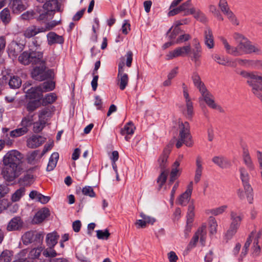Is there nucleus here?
<instances>
[{"label":"nucleus","instance_id":"10","mask_svg":"<svg viewBox=\"0 0 262 262\" xmlns=\"http://www.w3.org/2000/svg\"><path fill=\"white\" fill-rule=\"evenodd\" d=\"M190 52V46L178 47L168 52L166 55V60H170L179 56H184Z\"/></svg>","mask_w":262,"mask_h":262},{"label":"nucleus","instance_id":"16","mask_svg":"<svg viewBox=\"0 0 262 262\" xmlns=\"http://www.w3.org/2000/svg\"><path fill=\"white\" fill-rule=\"evenodd\" d=\"M194 48L192 50L190 49L192 54L191 59L196 65L198 66L200 63V59L202 55V48L198 39H194Z\"/></svg>","mask_w":262,"mask_h":262},{"label":"nucleus","instance_id":"52","mask_svg":"<svg viewBox=\"0 0 262 262\" xmlns=\"http://www.w3.org/2000/svg\"><path fill=\"white\" fill-rule=\"evenodd\" d=\"M34 234L32 231H28L26 232L22 236L23 243L28 245L34 241Z\"/></svg>","mask_w":262,"mask_h":262},{"label":"nucleus","instance_id":"40","mask_svg":"<svg viewBox=\"0 0 262 262\" xmlns=\"http://www.w3.org/2000/svg\"><path fill=\"white\" fill-rule=\"evenodd\" d=\"M21 80L19 77L17 76H13L11 77L9 81V85L10 88L16 89L19 88L21 86Z\"/></svg>","mask_w":262,"mask_h":262},{"label":"nucleus","instance_id":"54","mask_svg":"<svg viewBox=\"0 0 262 262\" xmlns=\"http://www.w3.org/2000/svg\"><path fill=\"white\" fill-rule=\"evenodd\" d=\"M209 230L210 234H213L216 232L217 224L214 217L210 216L209 218Z\"/></svg>","mask_w":262,"mask_h":262},{"label":"nucleus","instance_id":"43","mask_svg":"<svg viewBox=\"0 0 262 262\" xmlns=\"http://www.w3.org/2000/svg\"><path fill=\"white\" fill-rule=\"evenodd\" d=\"M41 93L52 91L55 88V83L53 81H46L39 85Z\"/></svg>","mask_w":262,"mask_h":262},{"label":"nucleus","instance_id":"29","mask_svg":"<svg viewBox=\"0 0 262 262\" xmlns=\"http://www.w3.org/2000/svg\"><path fill=\"white\" fill-rule=\"evenodd\" d=\"M212 161L221 168H227L230 166L231 163L226 158L223 156H215Z\"/></svg>","mask_w":262,"mask_h":262},{"label":"nucleus","instance_id":"44","mask_svg":"<svg viewBox=\"0 0 262 262\" xmlns=\"http://www.w3.org/2000/svg\"><path fill=\"white\" fill-rule=\"evenodd\" d=\"M30 52H24L18 57V61L24 65H28L31 63Z\"/></svg>","mask_w":262,"mask_h":262},{"label":"nucleus","instance_id":"47","mask_svg":"<svg viewBox=\"0 0 262 262\" xmlns=\"http://www.w3.org/2000/svg\"><path fill=\"white\" fill-rule=\"evenodd\" d=\"M168 171H161L158 177L157 182L158 184V190H160L163 185L165 184L167 177Z\"/></svg>","mask_w":262,"mask_h":262},{"label":"nucleus","instance_id":"46","mask_svg":"<svg viewBox=\"0 0 262 262\" xmlns=\"http://www.w3.org/2000/svg\"><path fill=\"white\" fill-rule=\"evenodd\" d=\"M28 132V129L22 126L20 128H16L10 132V136L13 138L23 136Z\"/></svg>","mask_w":262,"mask_h":262},{"label":"nucleus","instance_id":"30","mask_svg":"<svg viewBox=\"0 0 262 262\" xmlns=\"http://www.w3.org/2000/svg\"><path fill=\"white\" fill-rule=\"evenodd\" d=\"M31 63L33 64L40 63L45 64V60L43 59V54L41 52L32 51L30 52Z\"/></svg>","mask_w":262,"mask_h":262},{"label":"nucleus","instance_id":"25","mask_svg":"<svg viewBox=\"0 0 262 262\" xmlns=\"http://www.w3.org/2000/svg\"><path fill=\"white\" fill-rule=\"evenodd\" d=\"M9 6L14 13H19L26 8L22 0H10Z\"/></svg>","mask_w":262,"mask_h":262},{"label":"nucleus","instance_id":"50","mask_svg":"<svg viewBox=\"0 0 262 262\" xmlns=\"http://www.w3.org/2000/svg\"><path fill=\"white\" fill-rule=\"evenodd\" d=\"M180 29L179 27L172 26L168 31L167 34L170 40H174L179 34Z\"/></svg>","mask_w":262,"mask_h":262},{"label":"nucleus","instance_id":"42","mask_svg":"<svg viewBox=\"0 0 262 262\" xmlns=\"http://www.w3.org/2000/svg\"><path fill=\"white\" fill-rule=\"evenodd\" d=\"M34 115V114L29 113L28 115L23 118L21 122V126L28 129V127L33 123Z\"/></svg>","mask_w":262,"mask_h":262},{"label":"nucleus","instance_id":"5","mask_svg":"<svg viewBox=\"0 0 262 262\" xmlns=\"http://www.w3.org/2000/svg\"><path fill=\"white\" fill-rule=\"evenodd\" d=\"M206 228V224H203L198 229L187 246L188 250H190L195 247L199 239H200V242L203 246L205 245L207 237Z\"/></svg>","mask_w":262,"mask_h":262},{"label":"nucleus","instance_id":"11","mask_svg":"<svg viewBox=\"0 0 262 262\" xmlns=\"http://www.w3.org/2000/svg\"><path fill=\"white\" fill-rule=\"evenodd\" d=\"M24 226V223L22 219L18 216L13 217L8 223L6 229L8 231H19Z\"/></svg>","mask_w":262,"mask_h":262},{"label":"nucleus","instance_id":"18","mask_svg":"<svg viewBox=\"0 0 262 262\" xmlns=\"http://www.w3.org/2000/svg\"><path fill=\"white\" fill-rule=\"evenodd\" d=\"M204 43L209 49L214 48L215 43L212 30L209 27H206L204 31Z\"/></svg>","mask_w":262,"mask_h":262},{"label":"nucleus","instance_id":"32","mask_svg":"<svg viewBox=\"0 0 262 262\" xmlns=\"http://www.w3.org/2000/svg\"><path fill=\"white\" fill-rule=\"evenodd\" d=\"M254 234V231H252L250 234L249 235V237L247 239V241L246 243L244 244V246L242 249V251L241 252V253L239 255V257L238 258V261H242L243 260V258L246 256L248 253V251L249 249V248L250 247V245L252 242V237H253Z\"/></svg>","mask_w":262,"mask_h":262},{"label":"nucleus","instance_id":"45","mask_svg":"<svg viewBox=\"0 0 262 262\" xmlns=\"http://www.w3.org/2000/svg\"><path fill=\"white\" fill-rule=\"evenodd\" d=\"M212 58L217 63L223 66L227 65L229 62L227 57L217 54H212Z\"/></svg>","mask_w":262,"mask_h":262},{"label":"nucleus","instance_id":"28","mask_svg":"<svg viewBox=\"0 0 262 262\" xmlns=\"http://www.w3.org/2000/svg\"><path fill=\"white\" fill-rule=\"evenodd\" d=\"M47 36L48 44L50 46L55 43L62 44L64 42L63 37L57 35L54 32H49Z\"/></svg>","mask_w":262,"mask_h":262},{"label":"nucleus","instance_id":"19","mask_svg":"<svg viewBox=\"0 0 262 262\" xmlns=\"http://www.w3.org/2000/svg\"><path fill=\"white\" fill-rule=\"evenodd\" d=\"M43 27H37L35 25H31L27 27L23 32V35L25 38H32L39 33L45 32Z\"/></svg>","mask_w":262,"mask_h":262},{"label":"nucleus","instance_id":"51","mask_svg":"<svg viewBox=\"0 0 262 262\" xmlns=\"http://www.w3.org/2000/svg\"><path fill=\"white\" fill-rule=\"evenodd\" d=\"M25 189L24 187L17 189L11 196V200L13 202L18 201L25 194Z\"/></svg>","mask_w":262,"mask_h":262},{"label":"nucleus","instance_id":"2","mask_svg":"<svg viewBox=\"0 0 262 262\" xmlns=\"http://www.w3.org/2000/svg\"><path fill=\"white\" fill-rule=\"evenodd\" d=\"M233 38L238 42V51H240L241 55L243 54L254 53L256 55L262 54L261 50L258 46L253 45L242 34L235 33L233 35Z\"/></svg>","mask_w":262,"mask_h":262},{"label":"nucleus","instance_id":"6","mask_svg":"<svg viewBox=\"0 0 262 262\" xmlns=\"http://www.w3.org/2000/svg\"><path fill=\"white\" fill-rule=\"evenodd\" d=\"M32 77L36 80L43 81L52 77L53 71L51 70L46 71V66L42 64L40 67H35L31 73Z\"/></svg>","mask_w":262,"mask_h":262},{"label":"nucleus","instance_id":"7","mask_svg":"<svg viewBox=\"0 0 262 262\" xmlns=\"http://www.w3.org/2000/svg\"><path fill=\"white\" fill-rule=\"evenodd\" d=\"M124 63L120 62L118 64V73L117 75V84L121 90H124L128 83L129 77L124 73Z\"/></svg>","mask_w":262,"mask_h":262},{"label":"nucleus","instance_id":"21","mask_svg":"<svg viewBox=\"0 0 262 262\" xmlns=\"http://www.w3.org/2000/svg\"><path fill=\"white\" fill-rule=\"evenodd\" d=\"M46 138L41 136L33 135L27 140V146L29 148H34L41 145L45 142Z\"/></svg>","mask_w":262,"mask_h":262},{"label":"nucleus","instance_id":"59","mask_svg":"<svg viewBox=\"0 0 262 262\" xmlns=\"http://www.w3.org/2000/svg\"><path fill=\"white\" fill-rule=\"evenodd\" d=\"M133 52L130 51H128L124 57L122 58L123 60L121 62H123L126 58V65L127 67L129 68L131 67L132 61H133Z\"/></svg>","mask_w":262,"mask_h":262},{"label":"nucleus","instance_id":"3","mask_svg":"<svg viewBox=\"0 0 262 262\" xmlns=\"http://www.w3.org/2000/svg\"><path fill=\"white\" fill-rule=\"evenodd\" d=\"M240 177L243 183V185L245 190L244 192L241 189H238L237 191V195L241 200L245 199V194L246 195V198L250 204H252L253 200V189L249 184V175L246 169L244 167H241L239 169Z\"/></svg>","mask_w":262,"mask_h":262},{"label":"nucleus","instance_id":"9","mask_svg":"<svg viewBox=\"0 0 262 262\" xmlns=\"http://www.w3.org/2000/svg\"><path fill=\"white\" fill-rule=\"evenodd\" d=\"M43 8L46 12L39 15L38 17L39 20L46 19L47 15H51L53 12L59 10V6L57 0H50L49 2L45 3Z\"/></svg>","mask_w":262,"mask_h":262},{"label":"nucleus","instance_id":"55","mask_svg":"<svg viewBox=\"0 0 262 262\" xmlns=\"http://www.w3.org/2000/svg\"><path fill=\"white\" fill-rule=\"evenodd\" d=\"M46 123L40 121L39 119L38 121L35 122L33 123V130L35 133H40L45 127Z\"/></svg>","mask_w":262,"mask_h":262},{"label":"nucleus","instance_id":"58","mask_svg":"<svg viewBox=\"0 0 262 262\" xmlns=\"http://www.w3.org/2000/svg\"><path fill=\"white\" fill-rule=\"evenodd\" d=\"M179 127H180V132L182 133L183 134L186 133H190V125L188 122H179Z\"/></svg>","mask_w":262,"mask_h":262},{"label":"nucleus","instance_id":"63","mask_svg":"<svg viewBox=\"0 0 262 262\" xmlns=\"http://www.w3.org/2000/svg\"><path fill=\"white\" fill-rule=\"evenodd\" d=\"M225 15L227 17L229 20L234 25H238L239 23L237 20L235 15L234 13L231 11V10L225 14Z\"/></svg>","mask_w":262,"mask_h":262},{"label":"nucleus","instance_id":"38","mask_svg":"<svg viewBox=\"0 0 262 262\" xmlns=\"http://www.w3.org/2000/svg\"><path fill=\"white\" fill-rule=\"evenodd\" d=\"M59 158V154L57 152H54L51 156L48 164L47 165V171H50L55 167L58 159Z\"/></svg>","mask_w":262,"mask_h":262},{"label":"nucleus","instance_id":"8","mask_svg":"<svg viewBox=\"0 0 262 262\" xmlns=\"http://www.w3.org/2000/svg\"><path fill=\"white\" fill-rule=\"evenodd\" d=\"M174 141H171L170 144L167 145L163 149L162 153L158 159V165L161 171H166L165 169L168 165V158L171 152L172 145Z\"/></svg>","mask_w":262,"mask_h":262},{"label":"nucleus","instance_id":"61","mask_svg":"<svg viewBox=\"0 0 262 262\" xmlns=\"http://www.w3.org/2000/svg\"><path fill=\"white\" fill-rule=\"evenodd\" d=\"M260 234H258L254 241L253 246L252 247V250L253 251V254L257 255L259 254L260 250V246L258 245V239L260 238Z\"/></svg>","mask_w":262,"mask_h":262},{"label":"nucleus","instance_id":"62","mask_svg":"<svg viewBox=\"0 0 262 262\" xmlns=\"http://www.w3.org/2000/svg\"><path fill=\"white\" fill-rule=\"evenodd\" d=\"M82 192L83 194L85 195H88L92 198L95 196V193L93 188L91 186H85L83 188Z\"/></svg>","mask_w":262,"mask_h":262},{"label":"nucleus","instance_id":"22","mask_svg":"<svg viewBox=\"0 0 262 262\" xmlns=\"http://www.w3.org/2000/svg\"><path fill=\"white\" fill-rule=\"evenodd\" d=\"M24 91L26 93V96L29 99H39L42 97V93L39 86L37 87H32L27 90V86L24 88Z\"/></svg>","mask_w":262,"mask_h":262},{"label":"nucleus","instance_id":"31","mask_svg":"<svg viewBox=\"0 0 262 262\" xmlns=\"http://www.w3.org/2000/svg\"><path fill=\"white\" fill-rule=\"evenodd\" d=\"M59 235L56 232L48 233L46 238L47 245L49 247L53 248L57 243Z\"/></svg>","mask_w":262,"mask_h":262},{"label":"nucleus","instance_id":"15","mask_svg":"<svg viewBox=\"0 0 262 262\" xmlns=\"http://www.w3.org/2000/svg\"><path fill=\"white\" fill-rule=\"evenodd\" d=\"M236 62L242 66L262 70V60L237 59Z\"/></svg>","mask_w":262,"mask_h":262},{"label":"nucleus","instance_id":"24","mask_svg":"<svg viewBox=\"0 0 262 262\" xmlns=\"http://www.w3.org/2000/svg\"><path fill=\"white\" fill-rule=\"evenodd\" d=\"M203 161L200 156H198L196 158L195 165L196 168L195 170V174L194 181L195 183H198L201 180V178L203 173Z\"/></svg>","mask_w":262,"mask_h":262},{"label":"nucleus","instance_id":"41","mask_svg":"<svg viewBox=\"0 0 262 262\" xmlns=\"http://www.w3.org/2000/svg\"><path fill=\"white\" fill-rule=\"evenodd\" d=\"M243 160L247 166L251 169L254 168V165L250 156L249 151L247 149H244L243 154Z\"/></svg>","mask_w":262,"mask_h":262},{"label":"nucleus","instance_id":"36","mask_svg":"<svg viewBox=\"0 0 262 262\" xmlns=\"http://www.w3.org/2000/svg\"><path fill=\"white\" fill-rule=\"evenodd\" d=\"M194 206L193 203H191L188 208V211L187 214V229L188 230H190L191 226L188 227L189 224H191L193 221V218L194 217Z\"/></svg>","mask_w":262,"mask_h":262},{"label":"nucleus","instance_id":"60","mask_svg":"<svg viewBox=\"0 0 262 262\" xmlns=\"http://www.w3.org/2000/svg\"><path fill=\"white\" fill-rule=\"evenodd\" d=\"M33 176L31 174H26L23 178L21 179V181L23 182L24 184L26 186H29L33 182Z\"/></svg>","mask_w":262,"mask_h":262},{"label":"nucleus","instance_id":"64","mask_svg":"<svg viewBox=\"0 0 262 262\" xmlns=\"http://www.w3.org/2000/svg\"><path fill=\"white\" fill-rule=\"evenodd\" d=\"M191 38V36L188 34H184L180 35L175 40L176 44L181 43L183 42L186 41Z\"/></svg>","mask_w":262,"mask_h":262},{"label":"nucleus","instance_id":"23","mask_svg":"<svg viewBox=\"0 0 262 262\" xmlns=\"http://www.w3.org/2000/svg\"><path fill=\"white\" fill-rule=\"evenodd\" d=\"M49 215V210L47 208H43L36 212L32 219V222L35 224H39Z\"/></svg>","mask_w":262,"mask_h":262},{"label":"nucleus","instance_id":"27","mask_svg":"<svg viewBox=\"0 0 262 262\" xmlns=\"http://www.w3.org/2000/svg\"><path fill=\"white\" fill-rule=\"evenodd\" d=\"M243 217L244 215L242 213L232 211L230 213L231 221L230 225L238 229Z\"/></svg>","mask_w":262,"mask_h":262},{"label":"nucleus","instance_id":"37","mask_svg":"<svg viewBox=\"0 0 262 262\" xmlns=\"http://www.w3.org/2000/svg\"><path fill=\"white\" fill-rule=\"evenodd\" d=\"M0 18L5 25H7L10 23L11 20V16L10 10L8 8H6L1 12Z\"/></svg>","mask_w":262,"mask_h":262},{"label":"nucleus","instance_id":"17","mask_svg":"<svg viewBox=\"0 0 262 262\" xmlns=\"http://www.w3.org/2000/svg\"><path fill=\"white\" fill-rule=\"evenodd\" d=\"M192 137L190 133L183 134L179 133L178 139L176 143V147L178 148H180L183 144L187 146L190 147L192 145Z\"/></svg>","mask_w":262,"mask_h":262},{"label":"nucleus","instance_id":"39","mask_svg":"<svg viewBox=\"0 0 262 262\" xmlns=\"http://www.w3.org/2000/svg\"><path fill=\"white\" fill-rule=\"evenodd\" d=\"M227 208V205H222L215 208L208 209L206 210V213L208 215L211 214L216 216L220 214H222L225 211Z\"/></svg>","mask_w":262,"mask_h":262},{"label":"nucleus","instance_id":"4","mask_svg":"<svg viewBox=\"0 0 262 262\" xmlns=\"http://www.w3.org/2000/svg\"><path fill=\"white\" fill-rule=\"evenodd\" d=\"M240 75L247 79V83L251 88V91L253 94L255 95L262 103V94L260 93L261 89H260L259 81L254 78V75H253L250 72L246 71H242L239 73Z\"/></svg>","mask_w":262,"mask_h":262},{"label":"nucleus","instance_id":"12","mask_svg":"<svg viewBox=\"0 0 262 262\" xmlns=\"http://www.w3.org/2000/svg\"><path fill=\"white\" fill-rule=\"evenodd\" d=\"M193 182L191 181L188 185L186 190L178 198L177 203L181 206H186L191 198Z\"/></svg>","mask_w":262,"mask_h":262},{"label":"nucleus","instance_id":"13","mask_svg":"<svg viewBox=\"0 0 262 262\" xmlns=\"http://www.w3.org/2000/svg\"><path fill=\"white\" fill-rule=\"evenodd\" d=\"M24 45L16 41H12L8 46V53L9 56L16 58L17 56L23 50Z\"/></svg>","mask_w":262,"mask_h":262},{"label":"nucleus","instance_id":"14","mask_svg":"<svg viewBox=\"0 0 262 262\" xmlns=\"http://www.w3.org/2000/svg\"><path fill=\"white\" fill-rule=\"evenodd\" d=\"M199 101H204L209 107L221 111V106L215 103L213 96L208 91L201 95Z\"/></svg>","mask_w":262,"mask_h":262},{"label":"nucleus","instance_id":"33","mask_svg":"<svg viewBox=\"0 0 262 262\" xmlns=\"http://www.w3.org/2000/svg\"><path fill=\"white\" fill-rule=\"evenodd\" d=\"M190 12V14L192 15L194 18L196 20L202 23H205L207 21L206 15L199 9L191 7Z\"/></svg>","mask_w":262,"mask_h":262},{"label":"nucleus","instance_id":"57","mask_svg":"<svg viewBox=\"0 0 262 262\" xmlns=\"http://www.w3.org/2000/svg\"><path fill=\"white\" fill-rule=\"evenodd\" d=\"M56 99V96L54 93H50L46 96L43 99L42 103L44 105L53 103Z\"/></svg>","mask_w":262,"mask_h":262},{"label":"nucleus","instance_id":"20","mask_svg":"<svg viewBox=\"0 0 262 262\" xmlns=\"http://www.w3.org/2000/svg\"><path fill=\"white\" fill-rule=\"evenodd\" d=\"M220 40L224 45L227 53L234 56H241L240 51H238V45L236 47L231 46L227 39L223 37H221Z\"/></svg>","mask_w":262,"mask_h":262},{"label":"nucleus","instance_id":"35","mask_svg":"<svg viewBox=\"0 0 262 262\" xmlns=\"http://www.w3.org/2000/svg\"><path fill=\"white\" fill-rule=\"evenodd\" d=\"M51 116L52 112L51 110L49 108H45L39 112V120L46 124L47 123V121L51 118Z\"/></svg>","mask_w":262,"mask_h":262},{"label":"nucleus","instance_id":"49","mask_svg":"<svg viewBox=\"0 0 262 262\" xmlns=\"http://www.w3.org/2000/svg\"><path fill=\"white\" fill-rule=\"evenodd\" d=\"M13 254L8 250H4L0 255V262H10L12 259Z\"/></svg>","mask_w":262,"mask_h":262},{"label":"nucleus","instance_id":"1","mask_svg":"<svg viewBox=\"0 0 262 262\" xmlns=\"http://www.w3.org/2000/svg\"><path fill=\"white\" fill-rule=\"evenodd\" d=\"M23 159V155L16 150H11L5 155L3 159L5 167L3 175L7 181H13L24 172Z\"/></svg>","mask_w":262,"mask_h":262},{"label":"nucleus","instance_id":"34","mask_svg":"<svg viewBox=\"0 0 262 262\" xmlns=\"http://www.w3.org/2000/svg\"><path fill=\"white\" fill-rule=\"evenodd\" d=\"M183 114L189 120L191 119L193 114V105L192 101L186 102L185 106L182 110Z\"/></svg>","mask_w":262,"mask_h":262},{"label":"nucleus","instance_id":"26","mask_svg":"<svg viewBox=\"0 0 262 262\" xmlns=\"http://www.w3.org/2000/svg\"><path fill=\"white\" fill-rule=\"evenodd\" d=\"M135 129L136 127L133 122H129L121 129L120 134L123 136L125 135V139L126 141H128L130 139L129 136L132 135L134 133Z\"/></svg>","mask_w":262,"mask_h":262},{"label":"nucleus","instance_id":"53","mask_svg":"<svg viewBox=\"0 0 262 262\" xmlns=\"http://www.w3.org/2000/svg\"><path fill=\"white\" fill-rule=\"evenodd\" d=\"M40 104L39 100L31 101L27 104L26 108L28 112L32 113L39 107Z\"/></svg>","mask_w":262,"mask_h":262},{"label":"nucleus","instance_id":"56","mask_svg":"<svg viewBox=\"0 0 262 262\" xmlns=\"http://www.w3.org/2000/svg\"><path fill=\"white\" fill-rule=\"evenodd\" d=\"M96 233L97 237L99 239H107L110 236V233L107 229L98 230L96 231Z\"/></svg>","mask_w":262,"mask_h":262},{"label":"nucleus","instance_id":"48","mask_svg":"<svg viewBox=\"0 0 262 262\" xmlns=\"http://www.w3.org/2000/svg\"><path fill=\"white\" fill-rule=\"evenodd\" d=\"M192 6L191 0H188L179 6L181 12H185V15L190 14V11Z\"/></svg>","mask_w":262,"mask_h":262}]
</instances>
